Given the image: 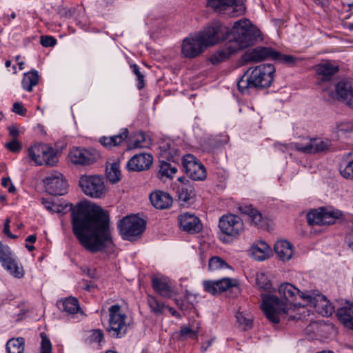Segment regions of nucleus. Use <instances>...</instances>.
I'll return each instance as SVG.
<instances>
[{
	"mask_svg": "<svg viewBox=\"0 0 353 353\" xmlns=\"http://www.w3.org/2000/svg\"><path fill=\"white\" fill-rule=\"evenodd\" d=\"M45 208L52 212L65 214L71 212L72 232L80 245L91 253L103 251L112 244L108 212L99 206L91 210L83 202L57 205L41 199Z\"/></svg>",
	"mask_w": 353,
	"mask_h": 353,
	"instance_id": "1",
	"label": "nucleus"
},
{
	"mask_svg": "<svg viewBox=\"0 0 353 353\" xmlns=\"http://www.w3.org/2000/svg\"><path fill=\"white\" fill-rule=\"evenodd\" d=\"M279 292L283 297V301L272 294H261V309L267 319L273 323H279L280 314L288 313L289 305L292 303L296 294L323 316H330L334 312V307L326 296L318 291L303 292L293 285L285 283L280 285Z\"/></svg>",
	"mask_w": 353,
	"mask_h": 353,
	"instance_id": "2",
	"label": "nucleus"
},
{
	"mask_svg": "<svg viewBox=\"0 0 353 353\" xmlns=\"http://www.w3.org/2000/svg\"><path fill=\"white\" fill-rule=\"evenodd\" d=\"M261 36L260 30L252 26L248 19L239 20L234 23L232 29L228 32L222 40H227L223 48L212 54L210 61L214 65L228 59L231 54L249 47Z\"/></svg>",
	"mask_w": 353,
	"mask_h": 353,
	"instance_id": "3",
	"label": "nucleus"
},
{
	"mask_svg": "<svg viewBox=\"0 0 353 353\" xmlns=\"http://www.w3.org/2000/svg\"><path fill=\"white\" fill-rule=\"evenodd\" d=\"M228 32L227 26L214 23L194 37L185 38L181 45V54L185 58H195L208 46L219 43Z\"/></svg>",
	"mask_w": 353,
	"mask_h": 353,
	"instance_id": "4",
	"label": "nucleus"
},
{
	"mask_svg": "<svg viewBox=\"0 0 353 353\" xmlns=\"http://www.w3.org/2000/svg\"><path fill=\"white\" fill-rule=\"evenodd\" d=\"M275 72L272 64H261L254 69L249 68L238 80V90L243 94L250 93L252 89H263L270 86Z\"/></svg>",
	"mask_w": 353,
	"mask_h": 353,
	"instance_id": "5",
	"label": "nucleus"
},
{
	"mask_svg": "<svg viewBox=\"0 0 353 353\" xmlns=\"http://www.w3.org/2000/svg\"><path fill=\"white\" fill-rule=\"evenodd\" d=\"M245 62H260L265 59L277 61L279 63L292 66L299 59L294 56L283 54L270 47H256L248 51L243 56Z\"/></svg>",
	"mask_w": 353,
	"mask_h": 353,
	"instance_id": "6",
	"label": "nucleus"
},
{
	"mask_svg": "<svg viewBox=\"0 0 353 353\" xmlns=\"http://www.w3.org/2000/svg\"><path fill=\"white\" fill-rule=\"evenodd\" d=\"M145 221L136 215L125 216L117 223L122 238L130 241L137 240L145 230Z\"/></svg>",
	"mask_w": 353,
	"mask_h": 353,
	"instance_id": "7",
	"label": "nucleus"
},
{
	"mask_svg": "<svg viewBox=\"0 0 353 353\" xmlns=\"http://www.w3.org/2000/svg\"><path fill=\"white\" fill-rule=\"evenodd\" d=\"M28 154L30 160L37 165L45 164L53 166L58 162V157L54 148L47 144L34 143L28 149Z\"/></svg>",
	"mask_w": 353,
	"mask_h": 353,
	"instance_id": "8",
	"label": "nucleus"
},
{
	"mask_svg": "<svg viewBox=\"0 0 353 353\" xmlns=\"http://www.w3.org/2000/svg\"><path fill=\"white\" fill-rule=\"evenodd\" d=\"M79 185L82 192L91 198H102L107 192L103 178L99 175H83Z\"/></svg>",
	"mask_w": 353,
	"mask_h": 353,
	"instance_id": "9",
	"label": "nucleus"
},
{
	"mask_svg": "<svg viewBox=\"0 0 353 353\" xmlns=\"http://www.w3.org/2000/svg\"><path fill=\"white\" fill-rule=\"evenodd\" d=\"M108 310L110 317L107 332L112 337L124 336L128 329L125 323L126 315L121 312V306L118 304L112 305Z\"/></svg>",
	"mask_w": 353,
	"mask_h": 353,
	"instance_id": "10",
	"label": "nucleus"
},
{
	"mask_svg": "<svg viewBox=\"0 0 353 353\" xmlns=\"http://www.w3.org/2000/svg\"><path fill=\"white\" fill-rule=\"evenodd\" d=\"M206 6L214 12L234 17L243 14L245 10L240 0H206Z\"/></svg>",
	"mask_w": 353,
	"mask_h": 353,
	"instance_id": "11",
	"label": "nucleus"
},
{
	"mask_svg": "<svg viewBox=\"0 0 353 353\" xmlns=\"http://www.w3.org/2000/svg\"><path fill=\"white\" fill-rule=\"evenodd\" d=\"M342 215L339 210H327L320 208L319 210H313L307 214V222L310 225H331L335 223V221Z\"/></svg>",
	"mask_w": 353,
	"mask_h": 353,
	"instance_id": "12",
	"label": "nucleus"
},
{
	"mask_svg": "<svg viewBox=\"0 0 353 353\" xmlns=\"http://www.w3.org/2000/svg\"><path fill=\"white\" fill-rule=\"evenodd\" d=\"M182 166L187 176L193 181H203L207 176L205 166L191 154L183 157Z\"/></svg>",
	"mask_w": 353,
	"mask_h": 353,
	"instance_id": "13",
	"label": "nucleus"
},
{
	"mask_svg": "<svg viewBox=\"0 0 353 353\" xmlns=\"http://www.w3.org/2000/svg\"><path fill=\"white\" fill-rule=\"evenodd\" d=\"M219 227L223 234L234 237L238 236L244 230L242 219L232 214L222 216L219 220Z\"/></svg>",
	"mask_w": 353,
	"mask_h": 353,
	"instance_id": "14",
	"label": "nucleus"
},
{
	"mask_svg": "<svg viewBox=\"0 0 353 353\" xmlns=\"http://www.w3.org/2000/svg\"><path fill=\"white\" fill-rule=\"evenodd\" d=\"M46 191L52 195H63L66 192L67 182L59 172L50 173L43 179Z\"/></svg>",
	"mask_w": 353,
	"mask_h": 353,
	"instance_id": "15",
	"label": "nucleus"
},
{
	"mask_svg": "<svg viewBox=\"0 0 353 353\" xmlns=\"http://www.w3.org/2000/svg\"><path fill=\"white\" fill-rule=\"evenodd\" d=\"M331 146V141L329 139H321L318 138L310 139L305 144L301 143H294V148L305 154H316L327 151Z\"/></svg>",
	"mask_w": 353,
	"mask_h": 353,
	"instance_id": "16",
	"label": "nucleus"
},
{
	"mask_svg": "<svg viewBox=\"0 0 353 353\" xmlns=\"http://www.w3.org/2000/svg\"><path fill=\"white\" fill-rule=\"evenodd\" d=\"M153 162V157L149 153H140L134 155L128 161L126 168L128 171L141 172L148 170Z\"/></svg>",
	"mask_w": 353,
	"mask_h": 353,
	"instance_id": "17",
	"label": "nucleus"
},
{
	"mask_svg": "<svg viewBox=\"0 0 353 353\" xmlns=\"http://www.w3.org/2000/svg\"><path fill=\"white\" fill-rule=\"evenodd\" d=\"M178 221L180 228L189 234H196L202 230L200 219L193 214H181L178 216Z\"/></svg>",
	"mask_w": 353,
	"mask_h": 353,
	"instance_id": "18",
	"label": "nucleus"
},
{
	"mask_svg": "<svg viewBox=\"0 0 353 353\" xmlns=\"http://www.w3.org/2000/svg\"><path fill=\"white\" fill-rule=\"evenodd\" d=\"M339 66L330 61H325L315 66V72L320 82H330L339 72Z\"/></svg>",
	"mask_w": 353,
	"mask_h": 353,
	"instance_id": "19",
	"label": "nucleus"
},
{
	"mask_svg": "<svg viewBox=\"0 0 353 353\" xmlns=\"http://www.w3.org/2000/svg\"><path fill=\"white\" fill-rule=\"evenodd\" d=\"M337 98L347 106L353 109V83L348 81H341L335 85Z\"/></svg>",
	"mask_w": 353,
	"mask_h": 353,
	"instance_id": "20",
	"label": "nucleus"
},
{
	"mask_svg": "<svg viewBox=\"0 0 353 353\" xmlns=\"http://www.w3.org/2000/svg\"><path fill=\"white\" fill-rule=\"evenodd\" d=\"M68 157L70 161L75 165H90L96 161V156L94 154L82 148L72 150L68 154Z\"/></svg>",
	"mask_w": 353,
	"mask_h": 353,
	"instance_id": "21",
	"label": "nucleus"
},
{
	"mask_svg": "<svg viewBox=\"0 0 353 353\" xmlns=\"http://www.w3.org/2000/svg\"><path fill=\"white\" fill-rule=\"evenodd\" d=\"M336 316L344 327L353 330V303L345 301L337 309Z\"/></svg>",
	"mask_w": 353,
	"mask_h": 353,
	"instance_id": "22",
	"label": "nucleus"
},
{
	"mask_svg": "<svg viewBox=\"0 0 353 353\" xmlns=\"http://www.w3.org/2000/svg\"><path fill=\"white\" fill-rule=\"evenodd\" d=\"M150 200L152 205L160 210L169 208L172 204V198L167 192L155 191L150 194Z\"/></svg>",
	"mask_w": 353,
	"mask_h": 353,
	"instance_id": "23",
	"label": "nucleus"
},
{
	"mask_svg": "<svg viewBox=\"0 0 353 353\" xmlns=\"http://www.w3.org/2000/svg\"><path fill=\"white\" fill-rule=\"evenodd\" d=\"M239 211L248 215L252 224L258 228H264L266 225V219L262 214L251 205H243L239 207Z\"/></svg>",
	"mask_w": 353,
	"mask_h": 353,
	"instance_id": "24",
	"label": "nucleus"
},
{
	"mask_svg": "<svg viewBox=\"0 0 353 353\" xmlns=\"http://www.w3.org/2000/svg\"><path fill=\"white\" fill-rule=\"evenodd\" d=\"M59 310L68 314H74L80 310L79 301L74 297H68L57 302Z\"/></svg>",
	"mask_w": 353,
	"mask_h": 353,
	"instance_id": "25",
	"label": "nucleus"
},
{
	"mask_svg": "<svg viewBox=\"0 0 353 353\" xmlns=\"http://www.w3.org/2000/svg\"><path fill=\"white\" fill-rule=\"evenodd\" d=\"M339 172L347 179H353V151L345 154L341 160Z\"/></svg>",
	"mask_w": 353,
	"mask_h": 353,
	"instance_id": "26",
	"label": "nucleus"
},
{
	"mask_svg": "<svg viewBox=\"0 0 353 353\" xmlns=\"http://www.w3.org/2000/svg\"><path fill=\"white\" fill-rule=\"evenodd\" d=\"M274 252L281 261H288L292 256V245L287 241H278L274 244Z\"/></svg>",
	"mask_w": 353,
	"mask_h": 353,
	"instance_id": "27",
	"label": "nucleus"
},
{
	"mask_svg": "<svg viewBox=\"0 0 353 353\" xmlns=\"http://www.w3.org/2000/svg\"><path fill=\"white\" fill-rule=\"evenodd\" d=\"M128 130L124 128L122 132L111 137H102L99 139V142L105 148H112L120 145L128 137Z\"/></svg>",
	"mask_w": 353,
	"mask_h": 353,
	"instance_id": "28",
	"label": "nucleus"
},
{
	"mask_svg": "<svg viewBox=\"0 0 353 353\" xmlns=\"http://www.w3.org/2000/svg\"><path fill=\"white\" fill-rule=\"evenodd\" d=\"M253 257L257 261H264L268 259L271 252L270 247L265 241H259L253 245L251 248Z\"/></svg>",
	"mask_w": 353,
	"mask_h": 353,
	"instance_id": "29",
	"label": "nucleus"
},
{
	"mask_svg": "<svg viewBox=\"0 0 353 353\" xmlns=\"http://www.w3.org/2000/svg\"><path fill=\"white\" fill-rule=\"evenodd\" d=\"M152 283L153 289L161 296L164 297H170L172 296V290L165 279L153 277Z\"/></svg>",
	"mask_w": 353,
	"mask_h": 353,
	"instance_id": "30",
	"label": "nucleus"
},
{
	"mask_svg": "<svg viewBox=\"0 0 353 353\" xmlns=\"http://www.w3.org/2000/svg\"><path fill=\"white\" fill-rule=\"evenodd\" d=\"M176 188V194L179 199L185 202L189 201L195 196L194 188L188 180H185Z\"/></svg>",
	"mask_w": 353,
	"mask_h": 353,
	"instance_id": "31",
	"label": "nucleus"
},
{
	"mask_svg": "<svg viewBox=\"0 0 353 353\" xmlns=\"http://www.w3.org/2000/svg\"><path fill=\"white\" fill-rule=\"evenodd\" d=\"M172 143L170 142L161 143L159 145L160 155L168 161L176 162L179 160V155L177 154L176 150L172 148Z\"/></svg>",
	"mask_w": 353,
	"mask_h": 353,
	"instance_id": "32",
	"label": "nucleus"
},
{
	"mask_svg": "<svg viewBox=\"0 0 353 353\" xmlns=\"http://www.w3.org/2000/svg\"><path fill=\"white\" fill-rule=\"evenodd\" d=\"M172 161H168L166 159H162L159 161V177L161 179L163 178H172L174 174L177 172L176 166L172 164Z\"/></svg>",
	"mask_w": 353,
	"mask_h": 353,
	"instance_id": "33",
	"label": "nucleus"
},
{
	"mask_svg": "<svg viewBox=\"0 0 353 353\" xmlns=\"http://www.w3.org/2000/svg\"><path fill=\"white\" fill-rule=\"evenodd\" d=\"M38 72L34 70L24 74L21 81V85L25 90L31 92L33 87L38 84Z\"/></svg>",
	"mask_w": 353,
	"mask_h": 353,
	"instance_id": "34",
	"label": "nucleus"
},
{
	"mask_svg": "<svg viewBox=\"0 0 353 353\" xmlns=\"http://www.w3.org/2000/svg\"><path fill=\"white\" fill-rule=\"evenodd\" d=\"M2 265L15 278L20 279L24 275L23 267L18 264V262L14 257L2 263Z\"/></svg>",
	"mask_w": 353,
	"mask_h": 353,
	"instance_id": "35",
	"label": "nucleus"
},
{
	"mask_svg": "<svg viewBox=\"0 0 353 353\" xmlns=\"http://www.w3.org/2000/svg\"><path fill=\"white\" fill-rule=\"evenodd\" d=\"M25 339L22 337L13 338L6 343L7 353H24Z\"/></svg>",
	"mask_w": 353,
	"mask_h": 353,
	"instance_id": "36",
	"label": "nucleus"
},
{
	"mask_svg": "<svg viewBox=\"0 0 353 353\" xmlns=\"http://www.w3.org/2000/svg\"><path fill=\"white\" fill-rule=\"evenodd\" d=\"M121 175L119 161L113 162L110 167H106V176L112 184L118 183L121 180Z\"/></svg>",
	"mask_w": 353,
	"mask_h": 353,
	"instance_id": "37",
	"label": "nucleus"
},
{
	"mask_svg": "<svg viewBox=\"0 0 353 353\" xmlns=\"http://www.w3.org/2000/svg\"><path fill=\"white\" fill-rule=\"evenodd\" d=\"M208 269L211 272L232 270L230 265L219 256L212 257L208 262Z\"/></svg>",
	"mask_w": 353,
	"mask_h": 353,
	"instance_id": "38",
	"label": "nucleus"
},
{
	"mask_svg": "<svg viewBox=\"0 0 353 353\" xmlns=\"http://www.w3.org/2000/svg\"><path fill=\"white\" fill-rule=\"evenodd\" d=\"M256 285L259 289L270 292L272 289V283L264 273H259L256 277Z\"/></svg>",
	"mask_w": 353,
	"mask_h": 353,
	"instance_id": "39",
	"label": "nucleus"
},
{
	"mask_svg": "<svg viewBox=\"0 0 353 353\" xmlns=\"http://www.w3.org/2000/svg\"><path fill=\"white\" fill-rule=\"evenodd\" d=\"M217 288L219 290V292H224L230 288L236 286L238 284V282L235 279H232L230 278L224 277L221 279L217 280Z\"/></svg>",
	"mask_w": 353,
	"mask_h": 353,
	"instance_id": "40",
	"label": "nucleus"
},
{
	"mask_svg": "<svg viewBox=\"0 0 353 353\" xmlns=\"http://www.w3.org/2000/svg\"><path fill=\"white\" fill-rule=\"evenodd\" d=\"M236 322L239 327L243 330H247L252 327V319L245 316L242 312H237L236 314Z\"/></svg>",
	"mask_w": 353,
	"mask_h": 353,
	"instance_id": "41",
	"label": "nucleus"
},
{
	"mask_svg": "<svg viewBox=\"0 0 353 353\" xmlns=\"http://www.w3.org/2000/svg\"><path fill=\"white\" fill-rule=\"evenodd\" d=\"M13 257L10 248L8 245L0 242V261L1 263L10 260V259Z\"/></svg>",
	"mask_w": 353,
	"mask_h": 353,
	"instance_id": "42",
	"label": "nucleus"
},
{
	"mask_svg": "<svg viewBox=\"0 0 353 353\" xmlns=\"http://www.w3.org/2000/svg\"><path fill=\"white\" fill-rule=\"evenodd\" d=\"M148 305L151 310L155 314H161L163 310L164 305L161 302L158 301L154 297H150L148 299Z\"/></svg>",
	"mask_w": 353,
	"mask_h": 353,
	"instance_id": "43",
	"label": "nucleus"
},
{
	"mask_svg": "<svg viewBox=\"0 0 353 353\" xmlns=\"http://www.w3.org/2000/svg\"><path fill=\"white\" fill-rule=\"evenodd\" d=\"M41 353H51L52 345L50 339L45 332L41 333Z\"/></svg>",
	"mask_w": 353,
	"mask_h": 353,
	"instance_id": "44",
	"label": "nucleus"
},
{
	"mask_svg": "<svg viewBox=\"0 0 353 353\" xmlns=\"http://www.w3.org/2000/svg\"><path fill=\"white\" fill-rule=\"evenodd\" d=\"M133 73L137 76L138 83L137 88L140 90H141L145 84H144V75L139 70V67L137 64H132L130 65Z\"/></svg>",
	"mask_w": 353,
	"mask_h": 353,
	"instance_id": "45",
	"label": "nucleus"
},
{
	"mask_svg": "<svg viewBox=\"0 0 353 353\" xmlns=\"http://www.w3.org/2000/svg\"><path fill=\"white\" fill-rule=\"evenodd\" d=\"M203 285L204 290L208 293H210L212 294H216L219 292L218 290V284L217 281H204L203 282Z\"/></svg>",
	"mask_w": 353,
	"mask_h": 353,
	"instance_id": "46",
	"label": "nucleus"
},
{
	"mask_svg": "<svg viewBox=\"0 0 353 353\" xmlns=\"http://www.w3.org/2000/svg\"><path fill=\"white\" fill-rule=\"evenodd\" d=\"M40 43L43 47H52L56 45L57 39L52 36H41Z\"/></svg>",
	"mask_w": 353,
	"mask_h": 353,
	"instance_id": "47",
	"label": "nucleus"
},
{
	"mask_svg": "<svg viewBox=\"0 0 353 353\" xmlns=\"http://www.w3.org/2000/svg\"><path fill=\"white\" fill-rule=\"evenodd\" d=\"M6 146L12 152H19L22 148L21 143L16 139H13L10 143H6Z\"/></svg>",
	"mask_w": 353,
	"mask_h": 353,
	"instance_id": "48",
	"label": "nucleus"
},
{
	"mask_svg": "<svg viewBox=\"0 0 353 353\" xmlns=\"http://www.w3.org/2000/svg\"><path fill=\"white\" fill-rule=\"evenodd\" d=\"M103 336L104 334L101 330H94L90 336V340L99 343L103 339Z\"/></svg>",
	"mask_w": 353,
	"mask_h": 353,
	"instance_id": "49",
	"label": "nucleus"
},
{
	"mask_svg": "<svg viewBox=\"0 0 353 353\" xmlns=\"http://www.w3.org/2000/svg\"><path fill=\"white\" fill-rule=\"evenodd\" d=\"M12 111L19 115L23 116L26 113V109L23 108L21 103H14L12 106Z\"/></svg>",
	"mask_w": 353,
	"mask_h": 353,
	"instance_id": "50",
	"label": "nucleus"
},
{
	"mask_svg": "<svg viewBox=\"0 0 353 353\" xmlns=\"http://www.w3.org/2000/svg\"><path fill=\"white\" fill-rule=\"evenodd\" d=\"M10 219L9 218H7L6 219L5 223H4V228H3V232L10 239H16L18 238V236L12 234L10 231Z\"/></svg>",
	"mask_w": 353,
	"mask_h": 353,
	"instance_id": "51",
	"label": "nucleus"
},
{
	"mask_svg": "<svg viewBox=\"0 0 353 353\" xmlns=\"http://www.w3.org/2000/svg\"><path fill=\"white\" fill-rule=\"evenodd\" d=\"M10 183V185L8 187V192L10 193H13L15 191L14 186L11 183V180L10 178H3L2 179L1 184L4 188H7L9 184Z\"/></svg>",
	"mask_w": 353,
	"mask_h": 353,
	"instance_id": "52",
	"label": "nucleus"
},
{
	"mask_svg": "<svg viewBox=\"0 0 353 353\" xmlns=\"http://www.w3.org/2000/svg\"><path fill=\"white\" fill-rule=\"evenodd\" d=\"M189 334H192L193 336L195 335V334L193 332V331L192 330V329L189 327H187V326H184L183 327H181V330H180V336H186Z\"/></svg>",
	"mask_w": 353,
	"mask_h": 353,
	"instance_id": "53",
	"label": "nucleus"
},
{
	"mask_svg": "<svg viewBox=\"0 0 353 353\" xmlns=\"http://www.w3.org/2000/svg\"><path fill=\"white\" fill-rule=\"evenodd\" d=\"M9 134L13 137V139H16L19 134V130L15 125H11L8 127Z\"/></svg>",
	"mask_w": 353,
	"mask_h": 353,
	"instance_id": "54",
	"label": "nucleus"
},
{
	"mask_svg": "<svg viewBox=\"0 0 353 353\" xmlns=\"http://www.w3.org/2000/svg\"><path fill=\"white\" fill-rule=\"evenodd\" d=\"M140 139H138L134 142V148H142L141 143L145 141V137L143 133L139 134Z\"/></svg>",
	"mask_w": 353,
	"mask_h": 353,
	"instance_id": "55",
	"label": "nucleus"
},
{
	"mask_svg": "<svg viewBox=\"0 0 353 353\" xmlns=\"http://www.w3.org/2000/svg\"><path fill=\"white\" fill-rule=\"evenodd\" d=\"M37 240V236L35 234H32V235H30L28 236L26 239V242H29V243H34Z\"/></svg>",
	"mask_w": 353,
	"mask_h": 353,
	"instance_id": "56",
	"label": "nucleus"
},
{
	"mask_svg": "<svg viewBox=\"0 0 353 353\" xmlns=\"http://www.w3.org/2000/svg\"><path fill=\"white\" fill-rule=\"evenodd\" d=\"M169 311L174 316H176L177 318H181V315L180 314L176 311L174 308L172 307H169Z\"/></svg>",
	"mask_w": 353,
	"mask_h": 353,
	"instance_id": "57",
	"label": "nucleus"
},
{
	"mask_svg": "<svg viewBox=\"0 0 353 353\" xmlns=\"http://www.w3.org/2000/svg\"><path fill=\"white\" fill-rule=\"evenodd\" d=\"M94 288V284L86 283V284H85V285L84 287V289L86 291L90 292L92 290V289Z\"/></svg>",
	"mask_w": 353,
	"mask_h": 353,
	"instance_id": "58",
	"label": "nucleus"
},
{
	"mask_svg": "<svg viewBox=\"0 0 353 353\" xmlns=\"http://www.w3.org/2000/svg\"><path fill=\"white\" fill-rule=\"evenodd\" d=\"M87 274L91 277V278H94L95 276V271L93 270H88V272H87Z\"/></svg>",
	"mask_w": 353,
	"mask_h": 353,
	"instance_id": "59",
	"label": "nucleus"
},
{
	"mask_svg": "<svg viewBox=\"0 0 353 353\" xmlns=\"http://www.w3.org/2000/svg\"><path fill=\"white\" fill-rule=\"evenodd\" d=\"M26 248L29 251H32L33 250H34V245H32L26 244Z\"/></svg>",
	"mask_w": 353,
	"mask_h": 353,
	"instance_id": "60",
	"label": "nucleus"
},
{
	"mask_svg": "<svg viewBox=\"0 0 353 353\" xmlns=\"http://www.w3.org/2000/svg\"><path fill=\"white\" fill-rule=\"evenodd\" d=\"M274 145L276 148H279V147H285V148L286 147L285 144H281L279 143H275Z\"/></svg>",
	"mask_w": 353,
	"mask_h": 353,
	"instance_id": "61",
	"label": "nucleus"
},
{
	"mask_svg": "<svg viewBox=\"0 0 353 353\" xmlns=\"http://www.w3.org/2000/svg\"><path fill=\"white\" fill-rule=\"evenodd\" d=\"M23 65H24V62H20L19 63V70H23Z\"/></svg>",
	"mask_w": 353,
	"mask_h": 353,
	"instance_id": "62",
	"label": "nucleus"
},
{
	"mask_svg": "<svg viewBox=\"0 0 353 353\" xmlns=\"http://www.w3.org/2000/svg\"><path fill=\"white\" fill-rule=\"evenodd\" d=\"M10 65H11V61H10L8 60V61H6V63H5L6 67L8 68V67L10 66Z\"/></svg>",
	"mask_w": 353,
	"mask_h": 353,
	"instance_id": "63",
	"label": "nucleus"
},
{
	"mask_svg": "<svg viewBox=\"0 0 353 353\" xmlns=\"http://www.w3.org/2000/svg\"><path fill=\"white\" fill-rule=\"evenodd\" d=\"M317 353H334V352L330 351V350H323V351H321V352H319Z\"/></svg>",
	"mask_w": 353,
	"mask_h": 353,
	"instance_id": "64",
	"label": "nucleus"
}]
</instances>
